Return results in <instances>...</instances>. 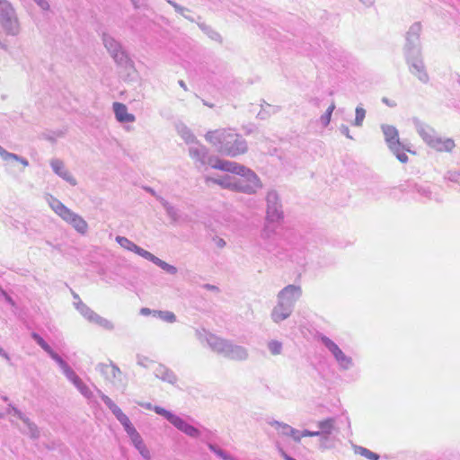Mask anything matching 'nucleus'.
<instances>
[{
    "label": "nucleus",
    "mask_w": 460,
    "mask_h": 460,
    "mask_svg": "<svg viewBox=\"0 0 460 460\" xmlns=\"http://www.w3.org/2000/svg\"><path fill=\"white\" fill-rule=\"evenodd\" d=\"M284 219V210L279 193L275 190L268 191L266 195V216L263 226L261 230V247L268 252L277 255L279 253V240H283L287 244H293L292 237L294 233L281 234V222Z\"/></svg>",
    "instance_id": "obj_1"
},
{
    "label": "nucleus",
    "mask_w": 460,
    "mask_h": 460,
    "mask_svg": "<svg viewBox=\"0 0 460 460\" xmlns=\"http://www.w3.org/2000/svg\"><path fill=\"white\" fill-rule=\"evenodd\" d=\"M205 139L223 155L236 157L248 151V144L244 137L233 128L209 130Z\"/></svg>",
    "instance_id": "obj_2"
},
{
    "label": "nucleus",
    "mask_w": 460,
    "mask_h": 460,
    "mask_svg": "<svg viewBox=\"0 0 460 460\" xmlns=\"http://www.w3.org/2000/svg\"><path fill=\"white\" fill-rule=\"evenodd\" d=\"M217 169L236 175L234 181V191L252 195L262 187L260 178L253 171L236 162L226 161Z\"/></svg>",
    "instance_id": "obj_3"
},
{
    "label": "nucleus",
    "mask_w": 460,
    "mask_h": 460,
    "mask_svg": "<svg viewBox=\"0 0 460 460\" xmlns=\"http://www.w3.org/2000/svg\"><path fill=\"white\" fill-rule=\"evenodd\" d=\"M208 347L216 353L234 361H245L249 358L247 348L234 343L233 341L209 335L208 337Z\"/></svg>",
    "instance_id": "obj_4"
},
{
    "label": "nucleus",
    "mask_w": 460,
    "mask_h": 460,
    "mask_svg": "<svg viewBox=\"0 0 460 460\" xmlns=\"http://www.w3.org/2000/svg\"><path fill=\"white\" fill-rule=\"evenodd\" d=\"M48 203L51 209L65 222L69 224L77 233L81 234L87 233L88 224L81 216L72 211L52 195H49Z\"/></svg>",
    "instance_id": "obj_5"
},
{
    "label": "nucleus",
    "mask_w": 460,
    "mask_h": 460,
    "mask_svg": "<svg viewBox=\"0 0 460 460\" xmlns=\"http://www.w3.org/2000/svg\"><path fill=\"white\" fill-rule=\"evenodd\" d=\"M381 129L385 136V143L387 144L390 151L401 163H407L408 155L404 153V151H411L410 147L406 146V144L400 140L397 128L391 125L383 124L381 126Z\"/></svg>",
    "instance_id": "obj_6"
},
{
    "label": "nucleus",
    "mask_w": 460,
    "mask_h": 460,
    "mask_svg": "<svg viewBox=\"0 0 460 460\" xmlns=\"http://www.w3.org/2000/svg\"><path fill=\"white\" fill-rule=\"evenodd\" d=\"M189 155L195 162L197 167L209 165L214 169L226 163V160L220 159L216 155H211L208 149L199 141L190 146Z\"/></svg>",
    "instance_id": "obj_7"
},
{
    "label": "nucleus",
    "mask_w": 460,
    "mask_h": 460,
    "mask_svg": "<svg viewBox=\"0 0 460 460\" xmlns=\"http://www.w3.org/2000/svg\"><path fill=\"white\" fill-rule=\"evenodd\" d=\"M0 24L7 35L17 36L20 33L15 11L7 0H0Z\"/></svg>",
    "instance_id": "obj_8"
},
{
    "label": "nucleus",
    "mask_w": 460,
    "mask_h": 460,
    "mask_svg": "<svg viewBox=\"0 0 460 460\" xmlns=\"http://www.w3.org/2000/svg\"><path fill=\"white\" fill-rule=\"evenodd\" d=\"M96 369L104 376L105 380L112 384V385L122 392L127 387V378L120 371L119 367L113 362L110 364L100 363Z\"/></svg>",
    "instance_id": "obj_9"
},
{
    "label": "nucleus",
    "mask_w": 460,
    "mask_h": 460,
    "mask_svg": "<svg viewBox=\"0 0 460 460\" xmlns=\"http://www.w3.org/2000/svg\"><path fill=\"white\" fill-rule=\"evenodd\" d=\"M102 41L104 47L113 58V60L121 66H128L130 63V59L123 49L121 44L115 40L112 36L107 33L102 34Z\"/></svg>",
    "instance_id": "obj_10"
},
{
    "label": "nucleus",
    "mask_w": 460,
    "mask_h": 460,
    "mask_svg": "<svg viewBox=\"0 0 460 460\" xmlns=\"http://www.w3.org/2000/svg\"><path fill=\"white\" fill-rule=\"evenodd\" d=\"M421 31L420 22H414L406 33V42L403 48L404 56H416L420 55L421 46L420 40V34Z\"/></svg>",
    "instance_id": "obj_11"
},
{
    "label": "nucleus",
    "mask_w": 460,
    "mask_h": 460,
    "mask_svg": "<svg viewBox=\"0 0 460 460\" xmlns=\"http://www.w3.org/2000/svg\"><path fill=\"white\" fill-rule=\"evenodd\" d=\"M75 307L80 313V314L85 318L89 323H94L107 331H112L114 324L108 319L99 315L93 310H92L82 300L74 302Z\"/></svg>",
    "instance_id": "obj_12"
},
{
    "label": "nucleus",
    "mask_w": 460,
    "mask_h": 460,
    "mask_svg": "<svg viewBox=\"0 0 460 460\" xmlns=\"http://www.w3.org/2000/svg\"><path fill=\"white\" fill-rule=\"evenodd\" d=\"M301 287L290 284L286 286L278 293L277 299L279 304L293 311L296 301L301 297Z\"/></svg>",
    "instance_id": "obj_13"
},
{
    "label": "nucleus",
    "mask_w": 460,
    "mask_h": 460,
    "mask_svg": "<svg viewBox=\"0 0 460 460\" xmlns=\"http://www.w3.org/2000/svg\"><path fill=\"white\" fill-rule=\"evenodd\" d=\"M322 343L332 354L340 367L343 370H348L353 366V361L350 357L346 356L339 346L327 336L321 337Z\"/></svg>",
    "instance_id": "obj_14"
},
{
    "label": "nucleus",
    "mask_w": 460,
    "mask_h": 460,
    "mask_svg": "<svg viewBox=\"0 0 460 460\" xmlns=\"http://www.w3.org/2000/svg\"><path fill=\"white\" fill-rule=\"evenodd\" d=\"M406 63L409 66L410 72L418 77V79L427 84L429 80V76L426 71V67L422 59V54L416 56H409L405 58Z\"/></svg>",
    "instance_id": "obj_15"
},
{
    "label": "nucleus",
    "mask_w": 460,
    "mask_h": 460,
    "mask_svg": "<svg viewBox=\"0 0 460 460\" xmlns=\"http://www.w3.org/2000/svg\"><path fill=\"white\" fill-rule=\"evenodd\" d=\"M50 166L57 175H58L64 181L68 182L70 185L75 186L77 184L76 180L71 174V172L66 168L65 164L62 160L58 158L51 159Z\"/></svg>",
    "instance_id": "obj_16"
},
{
    "label": "nucleus",
    "mask_w": 460,
    "mask_h": 460,
    "mask_svg": "<svg viewBox=\"0 0 460 460\" xmlns=\"http://www.w3.org/2000/svg\"><path fill=\"white\" fill-rule=\"evenodd\" d=\"M113 112L116 119L120 123L134 122L136 117L132 113L128 112V108L121 102H113L112 104Z\"/></svg>",
    "instance_id": "obj_17"
},
{
    "label": "nucleus",
    "mask_w": 460,
    "mask_h": 460,
    "mask_svg": "<svg viewBox=\"0 0 460 460\" xmlns=\"http://www.w3.org/2000/svg\"><path fill=\"white\" fill-rule=\"evenodd\" d=\"M399 189L402 192H417L420 196L426 199H430L431 190L426 185H420L413 181H407L405 184L399 186Z\"/></svg>",
    "instance_id": "obj_18"
},
{
    "label": "nucleus",
    "mask_w": 460,
    "mask_h": 460,
    "mask_svg": "<svg viewBox=\"0 0 460 460\" xmlns=\"http://www.w3.org/2000/svg\"><path fill=\"white\" fill-rule=\"evenodd\" d=\"M158 201L164 208L166 215L171 219L172 223L177 224L184 220L183 213L179 208L169 203L164 198H158Z\"/></svg>",
    "instance_id": "obj_19"
},
{
    "label": "nucleus",
    "mask_w": 460,
    "mask_h": 460,
    "mask_svg": "<svg viewBox=\"0 0 460 460\" xmlns=\"http://www.w3.org/2000/svg\"><path fill=\"white\" fill-rule=\"evenodd\" d=\"M116 242L124 249L133 252L137 253V255L143 257L144 259H146V257H148V254L150 252L139 247L135 243H133L132 241H130L129 239H128L127 237H124V236H119V235L117 236Z\"/></svg>",
    "instance_id": "obj_20"
},
{
    "label": "nucleus",
    "mask_w": 460,
    "mask_h": 460,
    "mask_svg": "<svg viewBox=\"0 0 460 460\" xmlns=\"http://www.w3.org/2000/svg\"><path fill=\"white\" fill-rule=\"evenodd\" d=\"M429 146L439 152H451L455 147V142L451 138H447L443 140L441 137L434 136L431 141L429 142Z\"/></svg>",
    "instance_id": "obj_21"
},
{
    "label": "nucleus",
    "mask_w": 460,
    "mask_h": 460,
    "mask_svg": "<svg viewBox=\"0 0 460 460\" xmlns=\"http://www.w3.org/2000/svg\"><path fill=\"white\" fill-rule=\"evenodd\" d=\"M293 311L286 307L285 305L277 302V305L273 307L270 317L272 321L276 323H279L280 322L288 319Z\"/></svg>",
    "instance_id": "obj_22"
},
{
    "label": "nucleus",
    "mask_w": 460,
    "mask_h": 460,
    "mask_svg": "<svg viewBox=\"0 0 460 460\" xmlns=\"http://www.w3.org/2000/svg\"><path fill=\"white\" fill-rule=\"evenodd\" d=\"M154 374L157 378H160L163 381L167 382L172 385H174L178 380L177 376L173 373V371H172L171 369H169L168 367H166L164 365H158L155 367Z\"/></svg>",
    "instance_id": "obj_23"
},
{
    "label": "nucleus",
    "mask_w": 460,
    "mask_h": 460,
    "mask_svg": "<svg viewBox=\"0 0 460 460\" xmlns=\"http://www.w3.org/2000/svg\"><path fill=\"white\" fill-rule=\"evenodd\" d=\"M205 181L207 183L213 182L221 186L222 188L234 190V176L225 175L221 178H212L207 176Z\"/></svg>",
    "instance_id": "obj_24"
},
{
    "label": "nucleus",
    "mask_w": 460,
    "mask_h": 460,
    "mask_svg": "<svg viewBox=\"0 0 460 460\" xmlns=\"http://www.w3.org/2000/svg\"><path fill=\"white\" fill-rule=\"evenodd\" d=\"M146 260L153 262L154 264H155L156 266L161 268L163 270H164L168 274L175 275L178 272V270H177V268L175 266L171 265V264L164 261L163 260H161L158 257L155 256L151 252H149L148 257H146Z\"/></svg>",
    "instance_id": "obj_25"
},
{
    "label": "nucleus",
    "mask_w": 460,
    "mask_h": 460,
    "mask_svg": "<svg viewBox=\"0 0 460 460\" xmlns=\"http://www.w3.org/2000/svg\"><path fill=\"white\" fill-rule=\"evenodd\" d=\"M334 423L335 420L333 418H328L318 422V427L320 429L319 433L323 439L326 440L332 434L334 429Z\"/></svg>",
    "instance_id": "obj_26"
},
{
    "label": "nucleus",
    "mask_w": 460,
    "mask_h": 460,
    "mask_svg": "<svg viewBox=\"0 0 460 460\" xmlns=\"http://www.w3.org/2000/svg\"><path fill=\"white\" fill-rule=\"evenodd\" d=\"M268 424L278 429L282 435L289 437L298 433V430L292 428L288 424L279 422L278 420H269Z\"/></svg>",
    "instance_id": "obj_27"
},
{
    "label": "nucleus",
    "mask_w": 460,
    "mask_h": 460,
    "mask_svg": "<svg viewBox=\"0 0 460 460\" xmlns=\"http://www.w3.org/2000/svg\"><path fill=\"white\" fill-rule=\"evenodd\" d=\"M177 128L179 135L185 141L186 144L193 145L196 142H198L197 137L187 126L181 125Z\"/></svg>",
    "instance_id": "obj_28"
},
{
    "label": "nucleus",
    "mask_w": 460,
    "mask_h": 460,
    "mask_svg": "<svg viewBox=\"0 0 460 460\" xmlns=\"http://www.w3.org/2000/svg\"><path fill=\"white\" fill-rule=\"evenodd\" d=\"M416 128L419 135L421 137L424 142L429 145L433 137L435 136L434 129L421 123H418L416 125Z\"/></svg>",
    "instance_id": "obj_29"
},
{
    "label": "nucleus",
    "mask_w": 460,
    "mask_h": 460,
    "mask_svg": "<svg viewBox=\"0 0 460 460\" xmlns=\"http://www.w3.org/2000/svg\"><path fill=\"white\" fill-rule=\"evenodd\" d=\"M97 393L100 395L105 405L111 410V411L117 417L122 412L121 409L106 394H104L100 389H97Z\"/></svg>",
    "instance_id": "obj_30"
},
{
    "label": "nucleus",
    "mask_w": 460,
    "mask_h": 460,
    "mask_svg": "<svg viewBox=\"0 0 460 460\" xmlns=\"http://www.w3.org/2000/svg\"><path fill=\"white\" fill-rule=\"evenodd\" d=\"M132 444L134 445V447H136V449L139 452V454L141 455V456L146 459V460H150L151 459V454H150V451L149 449L146 447V446L145 445L141 436L136 439H134L133 441H131Z\"/></svg>",
    "instance_id": "obj_31"
},
{
    "label": "nucleus",
    "mask_w": 460,
    "mask_h": 460,
    "mask_svg": "<svg viewBox=\"0 0 460 460\" xmlns=\"http://www.w3.org/2000/svg\"><path fill=\"white\" fill-rule=\"evenodd\" d=\"M353 450L355 454L360 455L369 460H378L380 458L378 454L374 453L361 446L353 445Z\"/></svg>",
    "instance_id": "obj_32"
},
{
    "label": "nucleus",
    "mask_w": 460,
    "mask_h": 460,
    "mask_svg": "<svg viewBox=\"0 0 460 460\" xmlns=\"http://www.w3.org/2000/svg\"><path fill=\"white\" fill-rule=\"evenodd\" d=\"M199 29L206 33L212 40L222 42V37L221 35L216 31L214 29H212L210 26L207 25L206 23H199L198 24Z\"/></svg>",
    "instance_id": "obj_33"
},
{
    "label": "nucleus",
    "mask_w": 460,
    "mask_h": 460,
    "mask_svg": "<svg viewBox=\"0 0 460 460\" xmlns=\"http://www.w3.org/2000/svg\"><path fill=\"white\" fill-rule=\"evenodd\" d=\"M208 447L211 452H213L217 456L221 458L222 460H234L235 458L221 449L219 447H217L215 444L208 443Z\"/></svg>",
    "instance_id": "obj_34"
},
{
    "label": "nucleus",
    "mask_w": 460,
    "mask_h": 460,
    "mask_svg": "<svg viewBox=\"0 0 460 460\" xmlns=\"http://www.w3.org/2000/svg\"><path fill=\"white\" fill-rule=\"evenodd\" d=\"M154 316L170 323L176 322V315L171 311L154 310Z\"/></svg>",
    "instance_id": "obj_35"
},
{
    "label": "nucleus",
    "mask_w": 460,
    "mask_h": 460,
    "mask_svg": "<svg viewBox=\"0 0 460 460\" xmlns=\"http://www.w3.org/2000/svg\"><path fill=\"white\" fill-rule=\"evenodd\" d=\"M31 337L33 341L48 354L52 352V348L44 341V339L37 332H31Z\"/></svg>",
    "instance_id": "obj_36"
},
{
    "label": "nucleus",
    "mask_w": 460,
    "mask_h": 460,
    "mask_svg": "<svg viewBox=\"0 0 460 460\" xmlns=\"http://www.w3.org/2000/svg\"><path fill=\"white\" fill-rule=\"evenodd\" d=\"M172 425H173L177 429L185 433L187 428L189 427V423H187L183 419H181L178 415H174L172 420L170 421Z\"/></svg>",
    "instance_id": "obj_37"
},
{
    "label": "nucleus",
    "mask_w": 460,
    "mask_h": 460,
    "mask_svg": "<svg viewBox=\"0 0 460 460\" xmlns=\"http://www.w3.org/2000/svg\"><path fill=\"white\" fill-rule=\"evenodd\" d=\"M336 106L335 103L332 102L331 105L328 107L324 114H323L320 118L321 124L323 127H327L331 121L332 114L333 111L335 110Z\"/></svg>",
    "instance_id": "obj_38"
},
{
    "label": "nucleus",
    "mask_w": 460,
    "mask_h": 460,
    "mask_svg": "<svg viewBox=\"0 0 460 460\" xmlns=\"http://www.w3.org/2000/svg\"><path fill=\"white\" fill-rule=\"evenodd\" d=\"M282 348V342L276 340H272L268 343V349L270 352L274 356L281 354Z\"/></svg>",
    "instance_id": "obj_39"
},
{
    "label": "nucleus",
    "mask_w": 460,
    "mask_h": 460,
    "mask_svg": "<svg viewBox=\"0 0 460 460\" xmlns=\"http://www.w3.org/2000/svg\"><path fill=\"white\" fill-rule=\"evenodd\" d=\"M154 411L156 414L164 417L169 422L172 420L173 416L175 415L172 411H170L161 406H154Z\"/></svg>",
    "instance_id": "obj_40"
},
{
    "label": "nucleus",
    "mask_w": 460,
    "mask_h": 460,
    "mask_svg": "<svg viewBox=\"0 0 460 460\" xmlns=\"http://www.w3.org/2000/svg\"><path fill=\"white\" fill-rule=\"evenodd\" d=\"M366 116V111L361 107L356 108V117L353 122L354 126L360 127Z\"/></svg>",
    "instance_id": "obj_41"
},
{
    "label": "nucleus",
    "mask_w": 460,
    "mask_h": 460,
    "mask_svg": "<svg viewBox=\"0 0 460 460\" xmlns=\"http://www.w3.org/2000/svg\"><path fill=\"white\" fill-rule=\"evenodd\" d=\"M0 156L4 161H9V160L17 161L19 159V155H18L6 151L1 146H0Z\"/></svg>",
    "instance_id": "obj_42"
},
{
    "label": "nucleus",
    "mask_w": 460,
    "mask_h": 460,
    "mask_svg": "<svg viewBox=\"0 0 460 460\" xmlns=\"http://www.w3.org/2000/svg\"><path fill=\"white\" fill-rule=\"evenodd\" d=\"M49 356L57 362L61 369H63L67 365V363L54 350H52Z\"/></svg>",
    "instance_id": "obj_43"
},
{
    "label": "nucleus",
    "mask_w": 460,
    "mask_h": 460,
    "mask_svg": "<svg viewBox=\"0 0 460 460\" xmlns=\"http://www.w3.org/2000/svg\"><path fill=\"white\" fill-rule=\"evenodd\" d=\"M28 435L33 439L40 437V430L35 423L30 424L28 427Z\"/></svg>",
    "instance_id": "obj_44"
},
{
    "label": "nucleus",
    "mask_w": 460,
    "mask_h": 460,
    "mask_svg": "<svg viewBox=\"0 0 460 460\" xmlns=\"http://www.w3.org/2000/svg\"><path fill=\"white\" fill-rule=\"evenodd\" d=\"M184 434L190 438H197L199 437L200 431L196 427L190 424Z\"/></svg>",
    "instance_id": "obj_45"
},
{
    "label": "nucleus",
    "mask_w": 460,
    "mask_h": 460,
    "mask_svg": "<svg viewBox=\"0 0 460 460\" xmlns=\"http://www.w3.org/2000/svg\"><path fill=\"white\" fill-rule=\"evenodd\" d=\"M77 389L85 398L91 399L93 397V392L85 384L83 383Z\"/></svg>",
    "instance_id": "obj_46"
},
{
    "label": "nucleus",
    "mask_w": 460,
    "mask_h": 460,
    "mask_svg": "<svg viewBox=\"0 0 460 460\" xmlns=\"http://www.w3.org/2000/svg\"><path fill=\"white\" fill-rule=\"evenodd\" d=\"M62 371L69 381H72L77 376L68 364L62 369Z\"/></svg>",
    "instance_id": "obj_47"
},
{
    "label": "nucleus",
    "mask_w": 460,
    "mask_h": 460,
    "mask_svg": "<svg viewBox=\"0 0 460 460\" xmlns=\"http://www.w3.org/2000/svg\"><path fill=\"white\" fill-rule=\"evenodd\" d=\"M196 335L201 342L206 341L208 343V337L209 335H214V334L208 332L206 330L203 329V330H196Z\"/></svg>",
    "instance_id": "obj_48"
},
{
    "label": "nucleus",
    "mask_w": 460,
    "mask_h": 460,
    "mask_svg": "<svg viewBox=\"0 0 460 460\" xmlns=\"http://www.w3.org/2000/svg\"><path fill=\"white\" fill-rule=\"evenodd\" d=\"M7 412L9 414H12L15 417H17L18 419L19 418H22V415L23 414L18 408H16L15 406H13V404H9L8 407H7Z\"/></svg>",
    "instance_id": "obj_49"
},
{
    "label": "nucleus",
    "mask_w": 460,
    "mask_h": 460,
    "mask_svg": "<svg viewBox=\"0 0 460 460\" xmlns=\"http://www.w3.org/2000/svg\"><path fill=\"white\" fill-rule=\"evenodd\" d=\"M169 3L174 8L175 12L181 15H184V13L189 11L186 7H183L175 2L169 1Z\"/></svg>",
    "instance_id": "obj_50"
},
{
    "label": "nucleus",
    "mask_w": 460,
    "mask_h": 460,
    "mask_svg": "<svg viewBox=\"0 0 460 460\" xmlns=\"http://www.w3.org/2000/svg\"><path fill=\"white\" fill-rule=\"evenodd\" d=\"M128 436L130 438L131 441L140 437V434L137 432L136 428L133 426L129 429L126 430Z\"/></svg>",
    "instance_id": "obj_51"
},
{
    "label": "nucleus",
    "mask_w": 460,
    "mask_h": 460,
    "mask_svg": "<svg viewBox=\"0 0 460 460\" xmlns=\"http://www.w3.org/2000/svg\"><path fill=\"white\" fill-rule=\"evenodd\" d=\"M116 419L119 421V423L123 426L127 423H128L130 421V420L128 419V417L123 413V411L119 414Z\"/></svg>",
    "instance_id": "obj_52"
},
{
    "label": "nucleus",
    "mask_w": 460,
    "mask_h": 460,
    "mask_svg": "<svg viewBox=\"0 0 460 460\" xmlns=\"http://www.w3.org/2000/svg\"><path fill=\"white\" fill-rule=\"evenodd\" d=\"M340 131H341V133L342 135L346 136L348 138L352 139V137H351V136H350V134H349V127H348V126H346V125H343V124H342V125L340 127Z\"/></svg>",
    "instance_id": "obj_53"
},
{
    "label": "nucleus",
    "mask_w": 460,
    "mask_h": 460,
    "mask_svg": "<svg viewBox=\"0 0 460 460\" xmlns=\"http://www.w3.org/2000/svg\"><path fill=\"white\" fill-rule=\"evenodd\" d=\"M303 437H321L319 430L318 431H310L308 429H305L302 432Z\"/></svg>",
    "instance_id": "obj_54"
},
{
    "label": "nucleus",
    "mask_w": 460,
    "mask_h": 460,
    "mask_svg": "<svg viewBox=\"0 0 460 460\" xmlns=\"http://www.w3.org/2000/svg\"><path fill=\"white\" fill-rule=\"evenodd\" d=\"M34 2L43 10L49 8V4L46 0H34Z\"/></svg>",
    "instance_id": "obj_55"
},
{
    "label": "nucleus",
    "mask_w": 460,
    "mask_h": 460,
    "mask_svg": "<svg viewBox=\"0 0 460 460\" xmlns=\"http://www.w3.org/2000/svg\"><path fill=\"white\" fill-rule=\"evenodd\" d=\"M144 190H145L146 192L150 193L152 196H154L157 200H158V198H162V197H161L160 195H158V194L156 193V191H155L153 188H151V187H145V188H144Z\"/></svg>",
    "instance_id": "obj_56"
},
{
    "label": "nucleus",
    "mask_w": 460,
    "mask_h": 460,
    "mask_svg": "<svg viewBox=\"0 0 460 460\" xmlns=\"http://www.w3.org/2000/svg\"><path fill=\"white\" fill-rule=\"evenodd\" d=\"M203 288L207 290L219 292V288L215 285L205 284V285H203Z\"/></svg>",
    "instance_id": "obj_57"
},
{
    "label": "nucleus",
    "mask_w": 460,
    "mask_h": 460,
    "mask_svg": "<svg viewBox=\"0 0 460 460\" xmlns=\"http://www.w3.org/2000/svg\"><path fill=\"white\" fill-rule=\"evenodd\" d=\"M19 419L27 426V428L30 426V424L33 423L24 413L22 415V418Z\"/></svg>",
    "instance_id": "obj_58"
},
{
    "label": "nucleus",
    "mask_w": 460,
    "mask_h": 460,
    "mask_svg": "<svg viewBox=\"0 0 460 460\" xmlns=\"http://www.w3.org/2000/svg\"><path fill=\"white\" fill-rule=\"evenodd\" d=\"M71 382L76 388H78L84 383L78 376H76L75 378H74Z\"/></svg>",
    "instance_id": "obj_59"
},
{
    "label": "nucleus",
    "mask_w": 460,
    "mask_h": 460,
    "mask_svg": "<svg viewBox=\"0 0 460 460\" xmlns=\"http://www.w3.org/2000/svg\"><path fill=\"white\" fill-rule=\"evenodd\" d=\"M140 314H141L142 315H148V314H154V311H152V310H151V309H149V308H146V307H144V308H141V310H140Z\"/></svg>",
    "instance_id": "obj_60"
},
{
    "label": "nucleus",
    "mask_w": 460,
    "mask_h": 460,
    "mask_svg": "<svg viewBox=\"0 0 460 460\" xmlns=\"http://www.w3.org/2000/svg\"><path fill=\"white\" fill-rule=\"evenodd\" d=\"M17 162L21 163L23 166L29 165V161L26 158L20 156V155H19V159L17 160Z\"/></svg>",
    "instance_id": "obj_61"
},
{
    "label": "nucleus",
    "mask_w": 460,
    "mask_h": 460,
    "mask_svg": "<svg viewBox=\"0 0 460 460\" xmlns=\"http://www.w3.org/2000/svg\"><path fill=\"white\" fill-rule=\"evenodd\" d=\"M310 102L313 103L314 106L319 107L321 100L317 97L311 98Z\"/></svg>",
    "instance_id": "obj_62"
},
{
    "label": "nucleus",
    "mask_w": 460,
    "mask_h": 460,
    "mask_svg": "<svg viewBox=\"0 0 460 460\" xmlns=\"http://www.w3.org/2000/svg\"><path fill=\"white\" fill-rule=\"evenodd\" d=\"M4 300L12 306L15 305L14 300L9 295L4 297Z\"/></svg>",
    "instance_id": "obj_63"
},
{
    "label": "nucleus",
    "mask_w": 460,
    "mask_h": 460,
    "mask_svg": "<svg viewBox=\"0 0 460 460\" xmlns=\"http://www.w3.org/2000/svg\"><path fill=\"white\" fill-rule=\"evenodd\" d=\"M279 452L282 456V457L285 459V460H288V458H293L292 456H290L289 455H288L283 449H279Z\"/></svg>",
    "instance_id": "obj_64"
}]
</instances>
